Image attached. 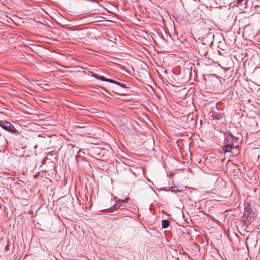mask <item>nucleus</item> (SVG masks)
<instances>
[{"label": "nucleus", "instance_id": "obj_6", "mask_svg": "<svg viewBox=\"0 0 260 260\" xmlns=\"http://www.w3.org/2000/svg\"><path fill=\"white\" fill-rule=\"evenodd\" d=\"M129 199L127 198H125L123 200H118V203H125L128 202Z\"/></svg>", "mask_w": 260, "mask_h": 260}, {"label": "nucleus", "instance_id": "obj_2", "mask_svg": "<svg viewBox=\"0 0 260 260\" xmlns=\"http://www.w3.org/2000/svg\"><path fill=\"white\" fill-rule=\"evenodd\" d=\"M90 74H91V76L92 77H94L95 78H96L97 79L101 80L104 81H106V82L114 83V84H116L123 88L127 87L125 84H124V83H120L119 82H116L112 79L106 78L104 76H98L97 74H96L92 72H90Z\"/></svg>", "mask_w": 260, "mask_h": 260}, {"label": "nucleus", "instance_id": "obj_8", "mask_svg": "<svg viewBox=\"0 0 260 260\" xmlns=\"http://www.w3.org/2000/svg\"><path fill=\"white\" fill-rule=\"evenodd\" d=\"M120 207V205H118V204H115L114 206V207L115 208H118Z\"/></svg>", "mask_w": 260, "mask_h": 260}, {"label": "nucleus", "instance_id": "obj_3", "mask_svg": "<svg viewBox=\"0 0 260 260\" xmlns=\"http://www.w3.org/2000/svg\"><path fill=\"white\" fill-rule=\"evenodd\" d=\"M0 126L10 133H15L16 131L13 125L7 121L0 120Z\"/></svg>", "mask_w": 260, "mask_h": 260}, {"label": "nucleus", "instance_id": "obj_1", "mask_svg": "<svg viewBox=\"0 0 260 260\" xmlns=\"http://www.w3.org/2000/svg\"><path fill=\"white\" fill-rule=\"evenodd\" d=\"M238 146V139L231 134H227L225 137L222 150L225 152H230L231 149L237 148Z\"/></svg>", "mask_w": 260, "mask_h": 260}, {"label": "nucleus", "instance_id": "obj_4", "mask_svg": "<svg viewBox=\"0 0 260 260\" xmlns=\"http://www.w3.org/2000/svg\"><path fill=\"white\" fill-rule=\"evenodd\" d=\"M212 116L214 118L217 119H219L222 117L221 113H218L215 112L212 113Z\"/></svg>", "mask_w": 260, "mask_h": 260}, {"label": "nucleus", "instance_id": "obj_9", "mask_svg": "<svg viewBox=\"0 0 260 260\" xmlns=\"http://www.w3.org/2000/svg\"><path fill=\"white\" fill-rule=\"evenodd\" d=\"M207 55H208V52H206L204 53V54L203 55H204L205 57H207Z\"/></svg>", "mask_w": 260, "mask_h": 260}, {"label": "nucleus", "instance_id": "obj_5", "mask_svg": "<svg viewBox=\"0 0 260 260\" xmlns=\"http://www.w3.org/2000/svg\"><path fill=\"white\" fill-rule=\"evenodd\" d=\"M170 223L167 220H164L162 221V228H167L169 226Z\"/></svg>", "mask_w": 260, "mask_h": 260}, {"label": "nucleus", "instance_id": "obj_7", "mask_svg": "<svg viewBox=\"0 0 260 260\" xmlns=\"http://www.w3.org/2000/svg\"><path fill=\"white\" fill-rule=\"evenodd\" d=\"M244 0H237L236 3L238 5L241 4Z\"/></svg>", "mask_w": 260, "mask_h": 260}]
</instances>
